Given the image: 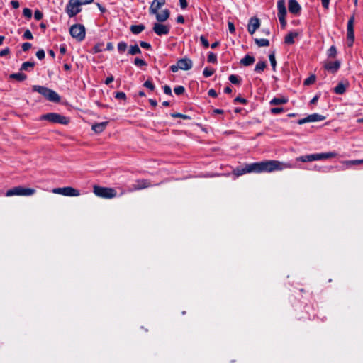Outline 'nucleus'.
<instances>
[{
	"mask_svg": "<svg viewBox=\"0 0 363 363\" xmlns=\"http://www.w3.org/2000/svg\"><path fill=\"white\" fill-rule=\"evenodd\" d=\"M293 167L294 165L290 163H284L278 160H264L237 167L233 170V174L239 177L247 173L272 172Z\"/></svg>",
	"mask_w": 363,
	"mask_h": 363,
	"instance_id": "f257e3e1",
	"label": "nucleus"
},
{
	"mask_svg": "<svg viewBox=\"0 0 363 363\" xmlns=\"http://www.w3.org/2000/svg\"><path fill=\"white\" fill-rule=\"evenodd\" d=\"M33 91H35L43 96L47 100L51 102L59 103L60 101V96L59 94L45 86L33 85L32 86Z\"/></svg>",
	"mask_w": 363,
	"mask_h": 363,
	"instance_id": "f03ea898",
	"label": "nucleus"
},
{
	"mask_svg": "<svg viewBox=\"0 0 363 363\" xmlns=\"http://www.w3.org/2000/svg\"><path fill=\"white\" fill-rule=\"evenodd\" d=\"M338 155L336 152H322L300 156L296 158L297 161L302 162H312L315 160H326L336 157Z\"/></svg>",
	"mask_w": 363,
	"mask_h": 363,
	"instance_id": "7ed1b4c3",
	"label": "nucleus"
},
{
	"mask_svg": "<svg viewBox=\"0 0 363 363\" xmlns=\"http://www.w3.org/2000/svg\"><path fill=\"white\" fill-rule=\"evenodd\" d=\"M35 189L32 188H26L22 186H17L12 189H9L6 192V196H32L35 193Z\"/></svg>",
	"mask_w": 363,
	"mask_h": 363,
	"instance_id": "20e7f679",
	"label": "nucleus"
},
{
	"mask_svg": "<svg viewBox=\"0 0 363 363\" xmlns=\"http://www.w3.org/2000/svg\"><path fill=\"white\" fill-rule=\"evenodd\" d=\"M40 119L48 121L52 123H59L62 125H67L69 122V119L68 118L57 113H48L42 115Z\"/></svg>",
	"mask_w": 363,
	"mask_h": 363,
	"instance_id": "39448f33",
	"label": "nucleus"
},
{
	"mask_svg": "<svg viewBox=\"0 0 363 363\" xmlns=\"http://www.w3.org/2000/svg\"><path fill=\"white\" fill-rule=\"evenodd\" d=\"M69 33L73 38H75L77 41L81 42L85 38V27L82 24H74L70 27Z\"/></svg>",
	"mask_w": 363,
	"mask_h": 363,
	"instance_id": "423d86ee",
	"label": "nucleus"
},
{
	"mask_svg": "<svg viewBox=\"0 0 363 363\" xmlns=\"http://www.w3.org/2000/svg\"><path fill=\"white\" fill-rule=\"evenodd\" d=\"M94 193L99 197L112 199L116 196V191L112 188L101 187L97 185L94 186Z\"/></svg>",
	"mask_w": 363,
	"mask_h": 363,
	"instance_id": "0eeeda50",
	"label": "nucleus"
},
{
	"mask_svg": "<svg viewBox=\"0 0 363 363\" xmlns=\"http://www.w3.org/2000/svg\"><path fill=\"white\" fill-rule=\"evenodd\" d=\"M193 62L189 58H182L179 60L176 65L170 66L169 69L172 72H177L179 69L182 70H189L191 69Z\"/></svg>",
	"mask_w": 363,
	"mask_h": 363,
	"instance_id": "6e6552de",
	"label": "nucleus"
},
{
	"mask_svg": "<svg viewBox=\"0 0 363 363\" xmlns=\"http://www.w3.org/2000/svg\"><path fill=\"white\" fill-rule=\"evenodd\" d=\"M82 11V6L75 0H69L65 12L69 18L74 17Z\"/></svg>",
	"mask_w": 363,
	"mask_h": 363,
	"instance_id": "1a4fd4ad",
	"label": "nucleus"
},
{
	"mask_svg": "<svg viewBox=\"0 0 363 363\" xmlns=\"http://www.w3.org/2000/svg\"><path fill=\"white\" fill-rule=\"evenodd\" d=\"M278 18L281 28H284L286 26V9L285 6V0H279L277 1Z\"/></svg>",
	"mask_w": 363,
	"mask_h": 363,
	"instance_id": "9d476101",
	"label": "nucleus"
},
{
	"mask_svg": "<svg viewBox=\"0 0 363 363\" xmlns=\"http://www.w3.org/2000/svg\"><path fill=\"white\" fill-rule=\"evenodd\" d=\"M354 16H352L350 18L347 25V45L349 47H352L354 40Z\"/></svg>",
	"mask_w": 363,
	"mask_h": 363,
	"instance_id": "9b49d317",
	"label": "nucleus"
},
{
	"mask_svg": "<svg viewBox=\"0 0 363 363\" xmlns=\"http://www.w3.org/2000/svg\"><path fill=\"white\" fill-rule=\"evenodd\" d=\"M53 192L55 194H60L67 196H78L80 195V192L79 190L74 189L71 186L54 189Z\"/></svg>",
	"mask_w": 363,
	"mask_h": 363,
	"instance_id": "f8f14e48",
	"label": "nucleus"
},
{
	"mask_svg": "<svg viewBox=\"0 0 363 363\" xmlns=\"http://www.w3.org/2000/svg\"><path fill=\"white\" fill-rule=\"evenodd\" d=\"M152 184H151L150 181L148 179H138L135 182L134 184L131 185L130 191H138L143 189L148 188L150 186H152Z\"/></svg>",
	"mask_w": 363,
	"mask_h": 363,
	"instance_id": "ddd939ff",
	"label": "nucleus"
},
{
	"mask_svg": "<svg viewBox=\"0 0 363 363\" xmlns=\"http://www.w3.org/2000/svg\"><path fill=\"white\" fill-rule=\"evenodd\" d=\"M325 119V117L324 116H322L318 113H313V114L308 115L307 117H306L304 118L298 120V123L299 125H302L306 123L322 121Z\"/></svg>",
	"mask_w": 363,
	"mask_h": 363,
	"instance_id": "4468645a",
	"label": "nucleus"
},
{
	"mask_svg": "<svg viewBox=\"0 0 363 363\" xmlns=\"http://www.w3.org/2000/svg\"><path fill=\"white\" fill-rule=\"evenodd\" d=\"M153 31L159 36L167 35L169 33V27L168 26L155 23L152 28Z\"/></svg>",
	"mask_w": 363,
	"mask_h": 363,
	"instance_id": "2eb2a0df",
	"label": "nucleus"
},
{
	"mask_svg": "<svg viewBox=\"0 0 363 363\" xmlns=\"http://www.w3.org/2000/svg\"><path fill=\"white\" fill-rule=\"evenodd\" d=\"M260 21L257 17H252L249 20L247 25V31L250 35H253L255 31L259 28Z\"/></svg>",
	"mask_w": 363,
	"mask_h": 363,
	"instance_id": "dca6fc26",
	"label": "nucleus"
},
{
	"mask_svg": "<svg viewBox=\"0 0 363 363\" xmlns=\"http://www.w3.org/2000/svg\"><path fill=\"white\" fill-rule=\"evenodd\" d=\"M288 7L290 13L296 16L300 14L301 7L296 0H289Z\"/></svg>",
	"mask_w": 363,
	"mask_h": 363,
	"instance_id": "f3484780",
	"label": "nucleus"
},
{
	"mask_svg": "<svg viewBox=\"0 0 363 363\" xmlns=\"http://www.w3.org/2000/svg\"><path fill=\"white\" fill-rule=\"evenodd\" d=\"M340 62L339 60L328 62L324 65V68L332 73H335L340 69Z\"/></svg>",
	"mask_w": 363,
	"mask_h": 363,
	"instance_id": "a211bd4d",
	"label": "nucleus"
},
{
	"mask_svg": "<svg viewBox=\"0 0 363 363\" xmlns=\"http://www.w3.org/2000/svg\"><path fill=\"white\" fill-rule=\"evenodd\" d=\"M165 4V0H154L150 6V13H157L158 10Z\"/></svg>",
	"mask_w": 363,
	"mask_h": 363,
	"instance_id": "6ab92c4d",
	"label": "nucleus"
},
{
	"mask_svg": "<svg viewBox=\"0 0 363 363\" xmlns=\"http://www.w3.org/2000/svg\"><path fill=\"white\" fill-rule=\"evenodd\" d=\"M154 14L156 16V19L159 22H164L169 18L170 12L168 9H164L161 13L157 11V13Z\"/></svg>",
	"mask_w": 363,
	"mask_h": 363,
	"instance_id": "aec40b11",
	"label": "nucleus"
},
{
	"mask_svg": "<svg viewBox=\"0 0 363 363\" xmlns=\"http://www.w3.org/2000/svg\"><path fill=\"white\" fill-rule=\"evenodd\" d=\"M107 122H101V123H95L92 125L91 127V129L96 133H100L101 132H103L106 125H107Z\"/></svg>",
	"mask_w": 363,
	"mask_h": 363,
	"instance_id": "412c9836",
	"label": "nucleus"
},
{
	"mask_svg": "<svg viewBox=\"0 0 363 363\" xmlns=\"http://www.w3.org/2000/svg\"><path fill=\"white\" fill-rule=\"evenodd\" d=\"M255 61V59L253 56L246 55L242 59H241L240 64L243 66H250L252 65Z\"/></svg>",
	"mask_w": 363,
	"mask_h": 363,
	"instance_id": "4be33fe9",
	"label": "nucleus"
},
{
	"mask_svg": "<svg viewBox=\"0 0 363 363\" xmlns=\"http://www.w3.org/2000/svg\"><path fill=\"white\" fill-rule=\"evenodd\" d=\"M145 29V26L143 24L132 25L130 27V30L133 34L138 35Z\"/></svg>",
	"mask_w": 363,
	"mask_h": 363,
	"instance_id": "5701e85b",
	"label": "nucleus"
},
{
	"mask_svg": "<svg viewBox=\"0 0 363 363\" xmlns=\"http://www.w3.org/2000/svg\"><path fill=\"white\" fill-rule=\"evenodd\" d=\"M298 33L296 32H289L284 38V43L287 45L294 43V38L297 37Z\"/></svg>",
	"mask_w": 363,
	"mask_h": 363,
	"instance_id": "b1692460",
	"label": "nucleus"
},
{
	"mask_svg": "<svg viewBox=\"0 0 363 363\" xmlns=\"http://www.w3.org/2000/svg\"><path fill=\"white\" fill-rule=\"evenodd\" d=\"M347 86H348V84H345L342 82H339L333 91L337 94H343L346 91Z\"/></svg>",
	"mask_w": 363,
	"mask_h": 363,
	"instance_id": "393cba45",
	"label": "nucleus"
},
{
	"mask_svg": "<svg viewBox=\"0 0 363 363\" xmlns=\"http://www.w3.org/2000/svg\"><path fill=\"white\" fill-rule=\"evenodd\" d=\"M288 102V99L284 97L281 98H273L270 101V105H280V104H285Z\"/></svg>",
	"mask_w": 363,
	"mask_h": 363,
	"instance_id": "a878e982",
	"label": "nucleus"
},
{
	"mask_svg": "<svg viewBox=\"0 0 363 363\" xmlns=\"http://www.w3.org/2000/svg\"><path fill=\"white\" fill-rule=\"evenodd\" d=\"M10 78L16 79L18 82H23L26 79V74L22 72L13 73L10 75Z\"/></svg>",
	"mask_w": 363,
	"mask_h": 363,
	"instance_id": "bb28decb",
	"label": "nucleus"
},
{
	"mask_svg": "<svg viewBox=\"0 0 363 363\" xmlns=\"http://www.w3.org/2000/svg\"><path fill=\"white\" fill-rule=\"evenodd\" d=\"M128 54L130 55L141 54V50L137 44H135L130 46Z\"/></svg>",
	"mask_w": 363,
	"mask_h": 363,
	"instance_id": "cd10ccee",
	"label": "nucleus"
},
{
	"mask_svg": "<svg viewBox=\"0 0 363 363\" xmlns=\"http://www.w3.org/2000/svg\"><path fill=\"white\" fill-rule=\"evenodd\" d=\"M254 41L255 44L259 47H267L269 45V41L264 38H255Z\"/></svg>",
	"mask_w": 363,
	"mask_h": 363,
	"instance_id": "c85d7f7f",
	"label": "nucleus"
},
{
	"mask_svg": "<svg viewBox=\"0 0 363 363\" xmlns=\"http://www.w3.org/2000/svg\"><path fill=\"white\" fill-rule=\"evenodd\" d=\"M267 67V63L264 61L258 62L255 67V72L257 73H261Z\"/></svg>",
	"mask_w": 363,
	"mask_h": 363,
	"instance_id": "c756f323",
	"label": "nucleus"
},
{
	"mask_svg": "<svg viewBox=\"0 0 363 363\" xmlns=\"http://www.w3.org/2000/svg\"><path fill=\"white\" fill-rule=\"evenodd\" d=\"M34 66H35L34 62L27 61L22 64L21 70V71H30V69H33Z\"/></svg>",
	"mask_w": 363,
	"mask_h": 363,
	"instance_id": "7c9ffc66",
	"label": "nucleus"
},
{
	"mask_svg": "<svg viewBox=\"0 0 363 363\" xmlns=\"http://www.w3.org/2000/svg\"><path fill=\"white\" fill-rule=\"evenodd\" d=\"M343 163L347 166V167H350L352 165H358L363 164L362 160H347L343 162Z\"/></svg>",
	"mask_w": 363,
	"mask_h": 363,
	"instance_id": "2f4dec72",
	"label": "nucleus"
},
{
	"mask_svg": "<svg viewBox=\"0 0 363 363\" xmlns=\"http://www.w3.org/2000/svg\"><path fill=\"white\" fill-rule=\"evenodd\" d=\"M269 59L274 71L276 70L277 62L275 59V52L273 51L269 55Z\"/></svg>",
	"mask_w": 363,
	"mask_h": 363,
	"instance_id": "473e14b6",
	"label": "nucleus"
},
{
	"mask_svg": "<svg viewBox=\"0 0 363 363\" xmlns=\"http://www.w3.org/2000/svg\"><path fill=\"white\" fill-rule=\"evenodd\" d=\"M207 61L209 63L216 64L217 63V55L216 54L210 52L208 55Z\"/></svg>",
	"mask_w": 363,
	"mask_h": 363,
	"instance_id": "72a5a7b5",
	"label": "nucleus"
},
{
	"mask_svg": "<svg viewBox=\"0 0 363 363\" xmlns=\"http://www.w3.org/2000/svg\"><path fill=\"white\" fill-rule=\"evenodd\" d=\"M228 79L233 84H239L241 81L240 78L235 74H230Z\"/></svg>",
	"mask_w": 363,
	"mask_h": 363,
	"instance_id": "f704fd0d",
	"label": "nucleus"
},
{
	"mask_svg": "<svg viewBox=\"0 0 363 363\" xmlns=\"http://www.w3.org/2000/svg\"><path fill=\"white\" fill-rule=\"evenodd\" d=\"M104 49V43H100L95 45L92 48V53H99L101 52Z\"/></svg>",
	"mask_w": 363,
	"mask_h": 363,
	"instance_id": "c9c22d12",
	"label": "nucleus"
},
{
	"mask_svg": "<svg viewBox=\"0 0 363 363\" xmlns=\"http://www.w3.org/2000/svg\"><path fill=\"white\" fill-rule=\"evenodd\" d=\"M127 43L124 41H121L118 43L117 48L119 52L122 53L127 49Z\"/></svg>",
	"mask_w": 363,
	"mask_h": 363,
	"instance_id": "e433bc0d",
	"label": "nucleus"
},
{
	"mask_svg": "<svg viewBox=\"0 0 363 363\" xmlns=\"http://www.w3.org/2000/svg\"><path fill=\"white\" fill-rule=\"evenodd\" d=\"M171 116L173 118H180L184 120H189L191 119V117L188 115L182 114L180 113H171Z\"/></svg>",
	"mask_w": 363,
	"mask_h": 363,
	"instance_id": "4c0bfd02",
	"label": "nucleus"
},
{
	"mask_svg": "<svg viewBox=\"0 0 363 363\" xmlns=\"http://www.w3.org/2000/svg\"><path fill=\"white\" fill-rule=\"evenodd\" d=\"M337 55V50L335 46L332 45L328 50V57H335Z\"/></svg>",
	"mask_w": 363,
	"mask_h": 363,
	"instance_id": "58836bf2",
	"label": "nucleus"
},
{
	"mask_svg": "<svg viewBox=\"0 0 363 363\" xmlns=\"http://www.w3.org/2000/svg\"><path fill=\"white\" fill-rule=\"evenodd\" d=\"M134 65L138 67L147 66V62L140 58L136 57L134 60Z\"/></svg>",
	"mask_w": 363,
	"mask_h": 363,
	"instance_id": "ea45409f",
	"label": "nucleus"
},
{
	"mask_svg": "<svg viewBox=\"0 0 363 363\" xmlns=\"http://www.w3.org/2000/svg\"><path fill=\"white\" fill-rule=\"evenodd\" d=\"M143 86L147 88L150 91H154L155 89V86L151 80H147L146 82H145V83L143 84Z\"/></svg>",
	"mask_w": 363,
	"mask_h": 363,
	"instance_id": "a19ab883",
	"label": "nucleus"
},
{
	"mask_svg": "<svg viewBox=\"0 0 363 363\" xmlns=\"http://www.w3.org/2000/svg\"><path fill=\"white\" fill-rule=\"evenodd\" d=\"M174 91L177 95H182L185 91V88L183 86H177L174 87Z\"/></svg>",
	"mask_w": 363,
	"mask_h": 363,
	"instance_id": "79ce46f5",
	"label": "nucleus"
},
{
	"mask_svg": "<svg viewBox=\"0 0 363 363\" xmlns=\"http://www.w3.org/2000/svg\"><path fill=\"white\" fill-rule=\"evenodd\" d=\"M214 73L213 69H209L208 67H206L203 72V74L205 77H209L212 76Z\"/></svg>",
	"mask_w": 363,
	"mask_h": 363,
	"instance_id": "37998d69",
	"label": "nucleus"
},
{
	"mask_svg": "<svg viewBox=\"0 0 363 363\" xmlns=\"http://www.w3.org/2000/svg\"><path fill=\"white\" fill-rule=\"evenodd\" d=\"M315 75H311L304 80L303 84H304V85H310V84H313L315 82Z\"/></svg>",
	"mask_w": 363,
	"mask_h": 363,
	"instance_id": "c03bdc74",
	"label": "nucleus"
},
{
	"mask_svg": "<svg viewBox=\"0 0 363 363\" xmlns=\"http://www.w3.org/2000/svg\"><path fill=\"white\" fill-rule=\"evenodd\" d=\"M284 110L282 107H275V108H272L270 109V113L272 114L276 115V114H279L280 113L284 112Z\"/></svg>",
	"mask_w": 363,
	"mask_h": 363,
	"instance_id": "a18cd8bd",
	"label": "nucleus"
},
{
	"mask_svg": "<svg viewBox=\"0 0 363 363\" xmlns=\"http://www.w3.org/2000/svg\"><path fill=\"white\" fill-rule=\"evenodd\" d=\"M23 15L26 18L30 19L32 17V11H31V9H30L28 8L23 9Z\"/></svg>",
	"mask_w": 363,
	"mask_h": 363,
	"instance_id": "49530a36",
	"label": "nucleus"
},
{
	"mask_svg": "<svg viewBox=\"0 0 363 363\" xmlns=\"http://www.w3.org/2000/svg\"><path fill=\"white\" fill-rule=\"evenodd\" d=\"M200 41L205 48H208L209 47L210 45L208 40L204 35L200 36Z\"/></svg>",
	"mask_w": 363,
	"mask_h": 363,
	"instance_id": "de8ad7c7",
	"label": "nucleus"
},
{
	"mask_svg": "<svg viewBox=\"0 0 363 363\" xmlns=\"http://www.w3.org/2000/svg\"><path fill=\"white\" fill-rule=\"evenodd\" d=\"M23 38L24 39L32 40L33 36L30 30L29 29H26L23 33Z\"/></svg>",
	"mask_w": 363,
	"mask_h": 363,
	"instance_id": "09e8293b",
	"label": "nucleus"
},
{
	"mask_svg": "<svg viewBox=\"0 0 363 363\" xmlns=\"http://www.w3.org/2000/svg\"><path fill=\"white\" fill-rule=\"evenodd\" d=\"M115 98L117 99L125 100L126 95L123 91H118L115 94Z\"/></svg>",
	"mask_w": 363,
	"mask_h": 363,
	"instance_id": "8fccbe9b",
	"label": "nucleus"
},
{
	"mask_svg": "<svg viewBox=\"0 0 363 363\" xmlns=\"http://www.w3.org/2000/svg\"><path fill=\"white\" fill-rule=\"evenodd\" d=\"M43 14L40 10H35L34 12V18L37 21H40L43 18Z\"/></svg>",
	"mask_w": 363,
	"mask_h": 363,
	"instance_id": "3c124183",
	"label": "nucleus"
},
{
	"mask_svg": "<svg viewBox=\"0 0 363 363\" xmlns=\"http://www.w3.org/2000/svg\"><path fill=\"white\" fill-rule=\"evenodd\" d=\"M140 45L141 48L147 49V50H151L152 46L149 43L145 42V41H140Z\"/></svg>",
	"mask_w": 363,
	"mask_h": 363,
	"instance_id": "603ef678",
	"label": "nucleus"
},
{
	"mask_svg": "<svg viewBox=\"0 0 363 363\" xmlns=\"http://www.w3.org/2000/svg\"><path fill=\"white\" fill-rule=\"evenodd\" d=\"M36 57L40 60H42L45 58V52L43 50H39L36 52Z\"/></svg>",
	"mask_w": 363,
	"mask_h": 363,
	"instance_id": "864d4df0",
	"label": "nucleus"
},
{
	"mask_svg": "<svg viewBox=\"0 0 363 363\" xmlns=\"http://www.w3.org/2000/svg\"><path fill=\"white\" fill-rule=\"evenodd\" d=\"M163 89H164V92L165 94L171 96H172V89L169 86L164 85L163 86Z\"/></svg>",
	"mask_w": 363,
	"mask_h": 363,
	"instance_id": "5fc2aeb1",
	"label": "nucleus"
},
{
	"mask_svg": "<svg viewBox=\"0 0 363 363\" xmlns=\"http://www.w3.org/2000/svg\"><path fill=\"white\" fill-rule=\"evenodd\" d=\"M238 102L241 103L242 104H246L247 101L245 99H244V98H242L241 96H237L234 99V103H238Z\"/></svg>",
	"mask_w": 363,
	"mask_h": 363,
	"instance_id": "6e6d98bb",
	"label": "nucleus"
},
{
	"mask_svg": "<svg viewBox=\"0 0 363 363\" xmlns=\"http://www.w3.org/2000/svg\"><path fill=\"white\" fill-rule=\"evenodd\" d=\"M32 47V45L31 43H23L22 44V50L24 51V52H26L28 51L29 49H30Z\"/></svg>",
	"mask_w": 363,
	"mask_h": 363,
	"instance_id": "4d7b16f0",
	"label": "nucleus"
},
{
	"mask_svg": "<svg viewBox=\"0 0 363 363\" xmlns=\"http://www.w3.org/2000/svg\"><path fill=\"white\" fill-rule=\"evenodd\" d=\"M228 29L230 33H234L235 31V26L233 22L229 21L228 23Z\"/></svg>",
	"mask_w": 363,
	"mask_h": 363,
	"instance_id": "13d9d810",
	"label": "nucleus"
},
{
	"mask_svg": "<svg viewBox=\"0 0 363 363\" xmlns=\"http://www.w3.org/2000/svg\"><path fill=\"white\" fill-rule=\"evenodd\" d=\"M10 52V49L9 48H6L0 51V57H4Z\"/></svg>",
	"mask_w": 363,
	"mask_h": 363,
	"instance_id": "bf43d9fd",
	"label": "nucleus"
},
{
	"mask_svg": "<svg viewBox=\"0 0 363 363\" xmlns=\"http://www.w3.org/2000/svg\"><path fill=\"white\" fill-rule=\"evenodd\" d=\"M179 4L182 9H185L188 6L186 0H179Z\"/></svg>",
	"mask_w": 363,
	"mask_h": 363,
	"instance_id": "052dcab7",
	"label": "nucleus"
},
{
	"mask_svg": "<svg viewBox=\"0 0 363 363\" xmlns=\"http://www.w3.org/2000/svg\"><path fill=\"white\" fill-rule=\"evenodd\" d=\"M114 80V78L112 75L108 77L106 80H105V84L106 85H108L109 84H111V82H113Z\"/></svg>",
	"mask_w": 363,
	"mask_h": 363,
	"instance_id": "680f3d73",
	"label": "nucleus"
},
{
	"mask_svg": "<svg viewBox=\"0 0 363 363\" xmlns=\"http://www.w3.org/2000/svg\"><path fill=\"white\" fill-rule=\"evenodd\" d=\"M66 52H67V48H66L65 45H61L60 47V52L62 55H64L66 53Z\"/></svg>",
	"mask_w": 363,
	"mask_h": 363,
	"instance_id": "e2e57ef3",
	"label": "nucleus"
},
{
	"mask_svg": "<svg viewBox=\"0 0 363 363\" xmlns=\"http://www.w3.org/2000/svg\"><path fill=\"white\" fill-rule=\"evenodd\" d=\"M208 95H209L210 96H211V97H216V96H217V93H216V91L214 89H210V90L208 91Z\"/></svg>",
	"mask_w": 363,
	"mask_h": 363,
	"instance_id": "0e129e2a",
	"label": "nucleus"
},
{
	"mask_svg": "<svg viewBox=\"0 0 363 363\" xmlns=\"http://www.w3.org/2000/svg\"><path fill=\"white\" fill-rule=\"evenodd\" d=\"M177 22L179 23H184V18L182 15H179L177 17Z\"/></svg>",
	"mask_w": 363,
	"mask_h": 363,
	"instance_id": "69168bd1",
	"label": "nucleus"
},
{
	"mask_svg": "<svg viewBox=\"0 0 363 363\" xmlns=\"http://www.w3.org/2000/svg\"><path fill=\"white\" fill-rule=\"evenodd\" d=\"M11 4L12 5L13 8H14V9H17L19 7V3L16 0L11 1Z\"/></svg>",
	"mask_w": 363,
	"mask_h": 363,
	"instance_id": "338daca9",
	"label": "nucleus"
},
{
	"mask_svg": "<svg viewBox=\"0 0 363 363\" xmlns=\"http://www.w3.org/2000/svg\"><path fill=\"white\" fill-rule=\"evenodd\" d=\"M321 3H322L323 6L325 9H328V6H329L330 0H321Z\"/></svg>",
	"mask_w": 363,
	"mask_h": 363,
	"instance_id": "774afa93",
	"label": "nucleus"
}]
</instances>
